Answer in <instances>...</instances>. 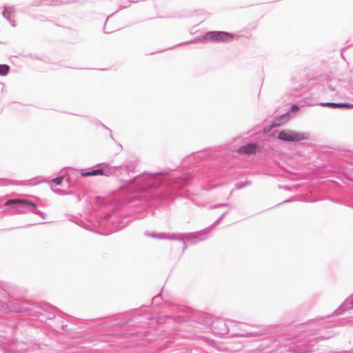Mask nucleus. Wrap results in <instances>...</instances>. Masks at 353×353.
I'll list each match as a JSON object with an SVG mask.
<instances>
[{"instance_id":"obj_3","label":"nucleus","mask_w":353,"mask_h":353,"mask_svg":"<svg viewBox=\"0 0 353 353\" xmlns=\"http://www.w3.org/2000/svg\"><path fill=\"white\" fill-rule=\"evenodd\" d=\"M57 309L46 304L37 305L34 303H21L19 301L17 307L13 309L14 312H26L29 315L39 318L41 321L54 319Z\"/></svg>"},{"instance_id":"obj_12","label":"nucleus","mask_w":353,"mask_h":353,"mask_svg":"<svg viewBox=\"0 0 353 353\" xmlns=\"http://www.w3.org/2000/svg\"><path fill=\"white\" fill-rule=\"evenodd\" d=\"M353 309V300L349 301V299H345L339 306L336 308L332 314L327 315V317H330L332 315H339L343 313L348 309Z\"/></svg>"},{"instance_id":"obj_4","label":"nucleus","mask_w":353,"mask_h":353,"mask_svg":"<svg viewBox=\"0 0 353 353\" xmlns=\"http://www.w3.org/2000/svg\"><path fill=\"white\" fill-rule=\"evenodd\" d=\"M5 205H13L12 210L18 214H26L30 212L32 208H36L37 204L32 201L27 199H8L5 203Z\"/></svg>"},{"instance_id":"obj_2","label":"nucleus","mask_w":353,"mask_h":353,"mask_svg":"<svg viewBox=\"0 0 353 353\" xmlns=\"http://www.w3.org/2000/svg\"><path fill=\"white\" fill-rule=\"evenodd\" d=\"M23 322H19L15 326L0 325V345L4 353H40L38 344L24 341L21 336Z\"/></svg>"},{"instance_id":"obj_30","label":"nucleus","mask_w":353,"mask_h":353,"mask_svg":"<svg viewBox=\"0 0 353 353\" xmlns=\"http://www.w3.org/2000/svg\"><path fill=\"white\" fill-rule=\"evenodd\" d=\"M8 183L6 179H0V185H7Z\"/></svg>"},{"instance_id":"obj_36","label":"nucleus","mask_w":353,"mask_h":353,"mask_svg":"<svg viewBox=\"0 0 353 353\" xmlns=\"http://www.w3.org/2000/svg\"><path fill=\"white\" fill-rule=\"evenodd\" d=\"M39 183H41V182H47V180H44L43 179H39Z\"/></svg>"},{"instance_id":"obj_23","label":"nucleus","mask_w":353,"mask_h":353,"mask_svg":"<svg viewBox=\"0 0 353 353\" xmlns=\"http://www.w3.org/2000/svg\"><path fill=\"white\" fill-rule=\"evenodd\" d=\"M52 190L59 194V195H66V194H70V192H67L64 190H62V189H59V188H52Z\"/></svg>"},{"instance_id":"obj_26","label":"nucleus","mask_w":353,"mask_h":353,"mask_svg":"<svg viewBox=\"0 0 353 353\" xmlns=\"http://www.w3.org/2000/svg\"><path fill=\"white\" fill-rule=\"evenodd\" d=\"M63 181V176H57V177L52 179L51 180V182L55 185H61Z\"/></svg>"},{"instance_id":"obj_10","label":"nucleus","mask_w":353,"mask_h":353,"mask_svg":"<svg viewBox=\"0 0 353 353\" xmlns=\"http://www.w3.org/2000/svg\"><path fill=\"white\" fill-rule=\"evenodd\" d=\"M19 303V301L9 298L5 291H0V309H3L6 307L13 312V309L18 306Z\"/></svg>"},{"instance_id":"obj_38","label":"nucleus","mask_w":353,"mask_h":353,"mask_svg":"<svg viewBox=\"0 0 353 353\" xmlns=\"http://www.w3.org/2000/svg\"><path fill=\"white\" fill-rule=\"evenodd\" d=\"M101 125H102L104 128H105V129L108 130L109 131H110V130L108 128H107L105 125H103V123H101Z\"/></svg>"},{"instance_id":"obj_13","label":"nucleus","mask_w":353,"mask_h":353,"mask_svg":"<svg viewBox=\"0 0 353 353\" xmlns=\"http://www.w3.org/2000/svg\"><path fill=\"white\" fill-rule=\"evenodd\" d=\"M256 150L257 145L252 143L239 147L236 151L240 154H253L256 152Z\"/></svg>"},{"instance_id":"obj_8","label":"nucleus","mask_w":353,"mask_h":353,"mask_svg":"<svg viewBox=\"0 0 353 353\" xmlns=\"http://www.w3.org/2000/svg\"><path fill=\"white\" fill-rule=\"evenodd\" d=\"M210 232V229L206 228L198 232L185 233V240L189 241L191 244L194 245L200 241L207 239L209 236Z\"/></svg>"},{"instance_id":"obj_25","label":"nucleus","mask_w":353,"mask_h":353,"mask_svg":"<svg viewBox=\"0 0 353 353\" xmlns=\"http://www.w3.org/2000/svg\"><path fill=\"white\" fill-rule=\"evenodd\" d=\"M138 1H129V0L122 1L120 4V9H123V8H128L129 6L130 3H131V2L134 3V2H138Z\"/></svg>"},{"instance_id":"obj_32","label":"nucleus","mask_w":353,"mask_h":353,"mask_svg":"<svg viewBox=\"0 0 353 353\" xmlns=\"http://www.w3.org/2000/svg\"><path fill=\"white\" fill-rule=\"evenodd\" d=\"M41 1H36L35 3L32 4V6H39L41 5Z\"/></svg>"},{"instance_id":"obj_17","label":"nucleus","mask_w":353,"mask_h":353,"mask_svg":"<svg viewBox=\"0 0 353 353\" xmlns=\"http://www.w3.org/2000/svg\"><path fill=\"white\" fill-rule=\"evenodd\" d=\"M144 234L147 236L159 239H165V238H168L167 233H165V232L157 233L154 232H150L146 231V232H145Z\"/></svg>"},{"instance_id":"obj_31","label":"nucleus","mask_w":353,"mask_h":353,"mask_svg":"<svg viewBox=\"0 0 353 353\" xmlns=\"http://www.w3.org/2000/svg\"><path fill=\"white\" fill-rule=\"evenodd\" d=\"M327 90H329V92H332L335 90V88L333 85H332L331 84H329L327 85Z\"/></svg>"},{"instance_id":"obj_7","label":"nucleus","mask_w":353,"mask_h":353,"mask_svg":"<svg viewBox=\"0 0 353 353\" xmlns=\"http://www.w3.org/2000/svg\"><path fill=\"white\" fill-rule=\"evenodd\" d=\"M233 34L224 31H209L207 32L203 37L202 39L208 40L210 41H221L225 42L233 39ZM197 40H201V39H196L190 41L186 42L185 43H194Z\"/></svg>"},{"instance_id":"obj_37","label":"nucleus","mask_w":353,"mask_h":353,"mask_svg":"<svg viewBox=\"0 0 353 353\" xmlns=\"http://www.w3.org/2000/svg\"><path fill=\"white\" fill-rule=\"evenodd\" d=\"M284 189L287 190H291V188L288 187V186L284 187Z\"/></svg>"},{"instance_id":"obj_34","label":"nucleus","mask_w":353,"mask_h":353,"mask_svg":"<svg viewBox=\"0 0 353 353\" xmlns=\"http://www.w3.org/2000/svg\"><path fill=\"white\" fill-rule=\"evenodd\" d=\"M294 201V199H288V200L285 201L283 203H289V202H291V201Z\"/></svg>"},{"instance_id":"obj_20","label":"nucleus","mask_w":353,"mask_h":353,"mask_svg":"<svg viewBox=\"0 0 353 353\" xmlns=\"http://www.w3.org/2000/svg\"><path fill=\"white\" fill-rule=\"evenodd\" d=\"M228 214V212H223L218 219L216 221H215L211 225H210L209 227H208L210 230L211 231V230L212 228H214V227H216L222 220L225 217V216Z\"/></svg>"},{"instance_id":"obj_28","label":"nucleus","mask_w":353,"mask_h":353,"mask_svg":"<svg viewBox=\"0 0 353 353\" xmlns=\"http://www.w3.org/2000/svg\"><path fill=\"white\" fill-rule=\"evenodd\" d=\"M3 10L6 11L7 14H10L11 13H12L14 11V8L12 6H4Z\"/></svg>"},{"instance_id":"obj_11","label":"nucleus","mask_w":353,"mask_h":353,"mask_svg":"<svg viewBox=\"0 0 353 353\" xmlns=\"http://www.w3.org/2000/svg\"><path fill=\"white\" fill-rule=\"evenodd\" d=\"M301 106L302 105H299L298 103H292L290 106V112H285L281 115L278 119L279 122L276 123H273L270 126V128H272L273 126H277L280 125L281 123H284L288 121L289 119L290 118V112H295L298 111Z\"/></svg>"},{"instance_id":"obj_27","label":"nucleus","mask_w":353,"mask_h":353,"mask_svg":"<svg viewBox=\"0 0 353 353\" xmlns=\"http://www.w3.org/2000/svg\"><path fill=\"white\" fill-rule=\"evenodd\" d=\"M223 206H228L229 207L230 209L232 208V205L229 203H217V204H215L213 208H221V207H223Z\"/></svg>"},{"instance_id":"obj_22","label":"nucleus","mask_w":353,"mask_h":353,"mask_svg":"<svg viewBox=\"0 0 353 353\" xmlns=\"http://www.w3.org/2000/svg\"><path fill=\"white\" fill-rule=\"evenodd\" d=\"M30 212L40 216L43 219H45L46 217V214L44 212H43L42 211L37 210V208H32V210H30Z\"/></svg>"},{"instance_id":"obj_15","label":"nucleus","mask_w":353,"mask_h":353,"mask_svg":"<svg viewBox=\"0 0 353 353\" xmlns=\"http://www.w3.org/2000/svg\"><path fill=\"white\" fill-rule=\"evenodd\" d=\"M265 333L262 331H254V332H243L240 333L232 334V336H240V337H259L264 335Z\"/></svg>"},{"instance_id":"obj_35","label":"nucleus","mask_w":353,"mask_h":353,"mask_svg":"<svg viewBox=\"0 0 353 353\" xmlns=\"http://www.w3.org/2000/svg\"><path fill=\"white\" fill-rule=\"evenodd\" d=\"M347 109L353 108V103H350V106L347 107Z\"/></svg>"},{"instance_id":"obj_33","label":"nucleus","mask_w":353,"mask_h":353,"mask_svg":"<svg viewBox=\"0 0 353 353\" xmlns=\"http://www.w3.org/2000/svg\"><path fill=\"white\" fill-rule=\"evenodd\" d=\"M9 22L10 23V24H11V26H12V27H15V26H16V24L14 23V21H9Z\"/></svg>"},{"instance_id":"obj_29","label":"nucleus","mask_w":353,"mask_h":353,"mask_svg":"<svg viewBox=\"0 0 353 353\" xmlns=\"http://www.w3.org/2000/svg\"><path fill=\"white\" fill-rule=\"evenodd\" d=\"M9 14L6 13V11L3 10L2 12V16L8 21H10V19L8 16Z\"/></svg>"},{"instance_id":"obj_6","label":"nucleus","mask_w":353,"mask_h":353,"mask_svg":"<svg viewBox=\"0 0 353 353\" xmlns=\"http://www.w3.org/2000/svg\"><path fill=\"white\" fill-rule=\"evenodd\" d=\"M201 323L205 327L212 325L214 332L219 335L227 334L229 332L228 325L223 319L213 321L209 315L204 314V319Z\"/></svg>"},{"instance_id":"obj_5","label":"nucleus","mask_w":353,"mask_h":353,"mask_svg":"<svg viewBox=\"0 0 353 353\" xmlns=\"http://www.w3.org/2000/svg\"><path fill=\"white\" fill-rule=\"evenodd\" d=\"M310 136L308 132H299L290 130H283L279 132L277 139L284 142L295 143L303 140H308Z\"/></svg>"},{"instance_id":"obj_21","label":"nucleus","mask_w":353,"mask_h":353,"mask_svg":"<svg viewBox=\"0 0 353 353\" xmlns=\"http://www.w3.org/2000/svg\"><path fill=\"white\" fill-rule=\"evenodd\" d=\"M251 184V182L250 181H245L242 182L237 183L235 185V188L237 190L242 189L243 188H245Z\"/></svg>"},{"instance_id":"obj_14","label":"nucleus","mask_w":353,"mask_h":353,"mask_svg":"<svg viewBox=\"0 0 353 353\" xmlns=\"http://www.w3.org/2000/svg\"><path fill=\"white\" fill-rule=\"evenodd\" d=\"M319 105L322 107H328L332 109L347 108V107L350 106L349 103H334V102H321V103H319Z\"/></svg>"},{"instance_id":"obj_18","label":"nucleus","mask_w":353,"mask_h":353,"mask_svg":"<svg viewBox=\"0 0 353 353\" xmlns=\"http://www.w3.org/2000/svg\"><path fill=\"white\" fill-rule=\"evenodd\" d=\"M81 176L83 177H88L90 176H95V172L94 169V166L88 168V169H81L80 170Z\"/></svg>"},{"instance_id":"obj_1","label":"nucleus","mask_w":353,"mask_h":353,"mask_svg":"<svg viewBox=\"0 0 353 353\" xmlns=\"http://www.w3.org/2000/svg\"><path fill=\"white\" fill-rule=\"evenodd\" d=\"M112 168L119 169L112 176L123 177L125 183L114 198L115 204L112 214L105 215L99 221L100 225H105L112 232L124 228L129 222L128 216H113L125 203L138 201L136 205H141L147 208L154 205L156 201L170 202L178 196V190L187 187L192 180L189 176L171 177L168 171L153 173L144 172L130 179H125V176L135 172L134 163L129 162Z\"/></svg>"},{"instance_id":"obj_16","label":"nucleus","mask_w":353,"mask_h":353,"mask_svg":"<svg viewBox=\"0 0 353 353\" xmlns=\"http://www.w3.org/2000/svg\"><path fill=\"white\" fill-rule=\"evenodd\" d=\"M167 237L165 239H172V240H176V241H180L183 243V250H185L187 248V244L185 242V233H172V234H168L167 233Z\"/></svg>"},{"instance_id":"obj_9","label":"nucleus","mask_w":353,"mask_h":353,"mask_svg":"<svg viewBox=\"0 0 353 353\" xmlns=\"http://www.w3.org/2000/svg\"><path fill=\"white\" fill-rule=\"evenodd\" d=\"M95 176H112L115 174L118 168H112L109 163L103 162L94 166Z\"/></svg>"},{"instance_id":"obj_19","label":"nucleus","mask_w":353,"mask_h":353,"mask_svg":"<svg viewBox=\"0 0 353 353\" xmlns=\"http://www.w3.org/2000/svg\"><path fill=\"white\" fill-rule=\"evenodd\" d=\"M10 70V67L6 64L0 65V76L4 77L6 76Z\"/></svg>"},{"instance_id":"obj_24","label":"nucleus","mask_w":353,"mask_h":353,"mask_svg":"<svg viewBox=\"0 0 353 353\" xmlns=\"http://www.w3.org/2000/svg\"><path fill=\"white\" fill-rule=\"evenodd\" d=\"M161 300H162L161 294V293H159V294L154 296L152 298V301L154 304L159 305H160Z\"/></svg>"}]
</instances>
